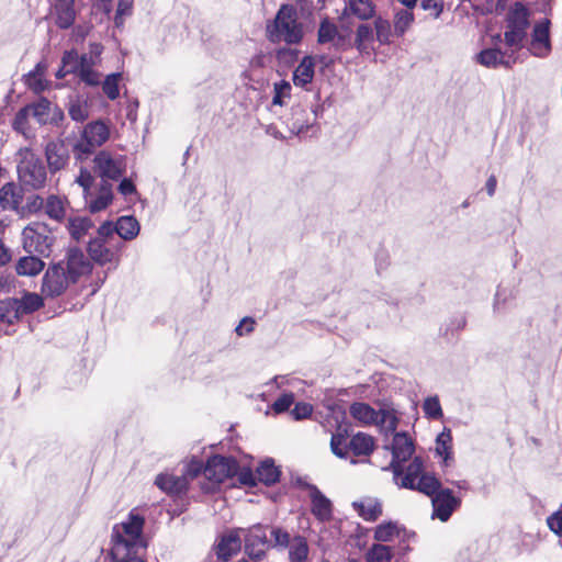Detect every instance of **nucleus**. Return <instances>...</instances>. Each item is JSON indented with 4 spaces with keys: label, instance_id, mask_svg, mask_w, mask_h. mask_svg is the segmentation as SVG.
<instances>
[{
    "label": "nucleus",
    "instance_id": "11",
    "mask_svg": "<svg viewBox=\"0 0 562 562\" xmlns=\"http://www.w3.org/2000/svg\"><path fill=\"white\" fill-rule=\"evenodd\" d=\"M64 263H55L50 266L43 278L42 293L49 297L59 296L74 283L64 270Z\"/></svg>",
    "mask_w": 562,
    "mask_h": 562
},
{
    "label": "nucleus",
    "instance_id": "36",
    "mask_svg": "<svg viewBox=\"0 0 562 562\" xmlns=\"http://www.w3.org/2000/svg\"><path fill=\"white\" fill-rule=\"evenodd\" d=\"M402 527L396 521H383L374 529L373 538L379 542H390L400 537Z\"/></svg>",
    "mask_w": 562,
    "mask_h": 562
},
{
    "label": "nucleus",
    "instance_id": "43",
    "mask_svg": "<svg viewBox=\"0 0 562 562\" xmlns=\"http://www.w3.org/2000/svg\"><path fill=\"white\" fill-rule=\"evenodd\" d=\"M27 108H31V114L38 124L45 125L49 122L52 103L47 99L42 98L37 102L27 105Z\"/></svg>",
    "mask_w": 562,
    "mask_h": 562
},
{
    "label": "nucleus",
    "instance_id": "15",
    "mask_svg": "<svg viewBox=\"0 0 562 562\" xmlns=\"http://www.w3.org/2000/svg\"><path fill=\"white\" fill-rule=\"evenodd\" d=\"M431 496L434 517L441 521H447L460 505V499L454 497L449 488L439 487Z\"/></svg>",
    "mask_w": 562,
    "mask_h": 562
},
{
    "label": "nucleus",
    "instance_id": "14",
    "mask_svg": "<svg viewBox=\"0 0 562 562\" xmlns=\"http://www.w3.org/2000/svg\"><path fill=\"white\" fill-rule=\"evenodd\" d=\"M59 263H64L63 268L74 283L80 277L89 273L92 268L90 260L77 248H70L65 260L59 261Z\"/></svg>",
    "mask_w": 562,
    "mask_h": 562
},
{
    "label": "nucleus",
    "instance_id": "54",
    "mask_svg": "<svg viewBox=\"0 0 562 562\" xmlns=\"http://www.w3.org/2000/svg\"><path fill=\"white\" fill-rule=\"evenodd\" d=\"M30 115H32L31 108H27V105H26V106L20 109L13 120V123H12L13 128L19 133L25 134L26 130H27V123H29Z\"/></svg>",
    "mask_w": 562,
    "mask_h": 562
},
{
    "label": "nucleus",
    "instance_id": "6",
    "mask_svg": "<svg viewBox=\"0 0 562 562\" xmlns=\"http://www.w3.org/2000/svg\"><path fill=\"white\" fill-rule=\"evenodd\" d=\"M144 519L137 515H131L127 521L122 522L121 528L113 535L114 544L112 548L113 558H122L124 552L128 554L139 542Z\"/></svg>",
    "mask_w": 562,
    "mask_h": 562
},
{
    "label": "nucleus",
    "instance_id": "39",
    "mask_svg": "<svg viewBox=\"0 0 562 562\" xmlns=\"http://www.w3.org/2000/svg\"><path fill=\"white\" fill-rule=\"evenodd\" d=\"M374 41V30L370 24L362 23L356 30L355 46L360 52H367Z\"/></svg>",
    "mask_w": 562,
    "mask_h": 562
},
{
    "label": "nucleus",
    "instance_id": "7",
    "mask_svg": "<svg viewBox=\"0 0 562 562\" xmlns=\"http://www.w3.org/2000/svg\"><path fill=\"white\" fill-rule=\"evenodd\" d=\"M110 137V128L103 121L88 123L81 133V139L74 146L77 159L87 158L97 147L102 146Z\"/></svg>",
    "mask_w": 562,
    "mask_h": 562
},
{
    "label": "nucleus",
    "instance_id": "13",
    "mask_svg": "<svg viewBox=\"0 0 562 562\" xmlns=\"http://www.w3.org/2000/svg\"><path fill=\"white\" fill-rule=\"evenodd\" d=\"M245 553L255 561L266 557V548L269 546L267 533L261 525H255L245 530Z\"/></svg>",
    "mask_w": 562,
    "mask_h": 562
},
{
    "label": "nucleus",
    "instance_id": "51",
    "mask_svg": "<svg viewBox=\"0 0 562 562\" xmlns=\"http://www.w3.org/2000/svg\"><path fill=\"white\" fill-rule=\"evenodd\" d=\"M331 452L338 458L346 459L349 456V442L344 434L336 432L330 439Z\"/></svg>",
    "mask_w": 562,
    "mask_h": 562
},
{
    "label": "nucleus",
    "instance_id": "57",
    "mask_svg": "<svg viewBox=\"0 0 562 562\" xmlns=\"http://www.w3.org/2000/svg\"><path fill=\"white\" fill-rule=\"evenodd\" d=\"M75 74L88 86L95 87L101 83V74L93 68L80 70Z\"/></svg>",
    "mask_w": 562,
    "mask_h": 562
},
{
    "label": "nucleus",
    "instance_id": "47",
    "mask_svg": "<svg viewBox=\"0 0 562 562\" xmlns=\"http://www.w3.org/2000/svg\"><path fill=\"white\" fill-rule=\"evenodd\" d=\"M121 80H122V74L114 72V74L108 75L104 78V80L101 81L102 90H103L104 94L110 100H115L119 98V95H120L119 85H120Z\"/></svg>",
    "mask_w": 562,
    "mask_h": 562
},
{
    "label": "nucleus",
    "instance_id": "5",
    "mask_svg": "<svg viewBox=\"0 0 562 562\" xmlns=\"http://www.w3.org/2000/svg\"><path fill=\"white\" fill-rule=\"evenodd\" d=\"M122 247L121 243H113L109 225H101L97 231V236L88 244V254L94 262L101 266L113 263L116 268L120 263L119 252Z\"/></svg>",
    "mask_w": 562,
    "mask_h": 562
},
{
    "label": "nucleus",
    "instance_id": "25",
    "mask_svg": "<svg viewBox=\"0 0 562 562\" xmlns=\"http://www.w3.org/2000/svg\"><path fill=\"white\" fill-rule=\"evenodd\" d=\"M61 63H64V67H69L66 71L72 74L89 68H94L99 65V63L88 54L79 56L75 50L65 52L61 58Z\"/></svg>",
    "mask_w": 562,
    "mask_h": 562
},
{
    "label": "nucleus",
    "instance_id": "10",
    "mask_svg": "<svg viewBox=\"0 0 562 562\" xmlns=\"http://www.w3.org/2000/svg\"><path fill=\"white\" fill-rule=\"evenodd\" d=\"M238 471V463L232 457L214 456L204 467V476L214 483H222L234 476Z\"/></svg>",
    "mask_w": 562,
    "mask_h": 562
},
{
    "label": "nucleus",
    "instance_id": "33",
    "mask_svg": "<svg viewBox=\"0 0 562 562\" xmlns=\"http://www.w3.org/2000/svg\"><path fill=\"white\" fill-rule=\"evenodd\" d=\"M349 450L355 456H370L374 450V440L367 434L358 432L349 440Z\"/></svg>",
    "mask_w": 562,
    "mask_h": 562
},
{
    "label": "nucleus",
    "instance_id": "29",
    "mask_svg": "<svg viewBox=\"0 0 562 562\" xmlns=\"http://www.w3.org/2000/svg\"><path fill=\"white\" fill-rule=\"evenodd\" d=\"M155 484L166 493L179 494L187 488V477L182 475L159 474L155 480Z\"/></svg>",
    "mask_w": 562,
    "mask_h": 562
},
{
    "label": "nucleus",
    "instance_id": "3",
    "mask_svg": "<svg viewBox=\"0 0 562 562\" xmlns=\"http://www.w3.org/2000/svg\"><path fill=\"white\" fill-rule=\"evenodd\" d=\"M15 162L19 180L24 187L33 190L45 187L47 180L46 168L31 148H20L15 154Z\"/></svg>",
    "mask_w": 562,
    "mask_h": 562
},
{
    "label": "nucleus",
    "instance_id": "9",
    "mask_svg": "<svg viewBox=\"0 0 562 562\" xmlns=\"http://www.w3.org/2000/svg\"><path fill=\"white\" fill-rule=\"evenodd\" d=\"M125 168L124 157L113 156L106 150L99 151L93 158V170L104 181L119 180Z\"/></svg>",
    "mask_w": 562,
    "mask_h": 562
},
{
    "label": "nucleus",
    "instance_id": "35",
    "mask_svg": "<svg viewBox=\"0 0 562 562\" xmlns=\"http://www.w3.org/2000/svg\"><path fill=\"white\" fill-rule=\"evenodd\" d=\"M45 263L35 256H25L19 259L15 266L19 276L33 277L44 269Z\"/></svg>",
    "mask_w": 562,
    "mask_h": 562
},
{
    "label": "nucleus",
    "instance_id": "8",
    "mask_svg": "<svg viewBox=\"0 0 562 562\" xmlns=\"http://www.w3.org/2000/svg\"><path fill=\"white\" fill-rule=\"evenodd\" d=\"M22 241L26 252L47 257L52 251L54 237L46 224L34 222L24 227Z\"/></svg>",
    "mask_w": 562,
    "mask_h": 562
},
{
    "label": "nucleus",
    "instance_id": "60",
    "mask_svg": "<svg viewBox=\"0 0 562 562\" xmlns=\"http://www.w3.org/2000/svg\"><path fill=\"white\" fill-rule=\"evenodd\" d=\"M294 402L293 393L282 394L272 405V409L277 413L286 412Z\"/></svg>",
    "mask_w": 562,
    "mask_h": 562
},
{
    "label": "nucleus",
    "instance_id": "16",
    "mask_svg": "<svg viewBox=\"0 0 562 562\" xmlns=\"http://www.w3.org/2000/svg\"><path fill=\"white\" fill-rule=\"evenodd\" d=\"M45 158L52 175L65 169L69 162V150L63 140H50L45 146Z\"/></svg>",
    "mask_w": 562,
    "mask_h": 562
},
{
    "label": "nucleus",
    "instance_id": "32",
    "mask_svg": "<svg viewBox=\"0 0 562 562\" xmlns=\"http://www.w3.org/2000/svg\"><path fill=\"white\" fill-rule=\"evenodd\" d=\"M67 199L56 194H50L45 200V214L57 222L64 220L66 215Z\"/></svg>",
    "mask_w": 562,
    "mask_h": 562
},
{
    "label": "nucleus",
    "instance_id": "59",
    "mask_svg": "<svg viewBox=\"0 0 562 562\" xmlns=\"http://www.w3.org/2000/svg\"><path fill=\"white\" fill-rule=\"evenodd\" d=\"M420 7L423 10L428 11L429 15L434 19L439 18L443 10V3L441 0H422Z\"/></svg>",
    "mask_w": 562,
    "mask_h": 562
},
{
    "label": "nucleus",
    "instance_id": "4",
    "mask_svg": "<svg viewBox=\"0 0 562 562\" xmlns=\"http://www.w3.org/2000/svg\"><path fill=\"white\" fill-rule=\"evenodd\" d=\"M395 483L402 488L416 490L426 495H432L441 486L439 480L430 474L424 473V465L420 458L416 457L403 471Z\"/></svg>",
    "mask_w": 562,
    "mask_h": 562
},
{
    "label": "nucleus",
    "instance_id": "64",
    "mask_svg": "<svg viewBox=\"0 0 562 562\" xmlns=\"http://www.w3.org/2000/svg\"><path fill=\"white\" fill-rule=\"evenodd\" d=\"M117 190L119 192L124 195V196H128L131 194H134L136 193V187L134 186V183L132 182L131 179L128 178H124L119 187H117Z\"/></svg>",
    "mask_w": 562,
    "mask_h": 562
},
{
    "label": "nucleus",
    "instance_id": "61",
    "mask_svg": "<svg viewBox=\"0 0 562 562\" xmlns=\"http://www.w3.org/2000/svg\"><path fill=\"white\" fill-rule=\"evenodd\" d=\"M313 412V406L308 403H296L294 408L291 411V415L294 419L300 420L307 418Z\"/></svg>",
    "mask_w": 562,
    "mask_h": 562
},
{
    "label": "nucleus",
    "instance_id": "2",
    "mask_svg": "<svg viewBox=\"0 0 562 562\" xmlns=\"http://www.w3.org/2000/svg\"><path fill=\"white\" fill-rule=\"evenodd\" d=\"M83 192V199L87 209L91 213H98L105 210L113 201V186L109 181L100 180L94 186V177L85 168H80L79 175L75 179Z\"/></svg>",
    "mask_w": 562,
    "mask_h": 562
},
{
    "label": "nucleus",
    "instance_id": "21",
    "mask_svg": "<svg viewBox=\"0 0 562 562\" xmlns=\"http://www.w3.org/2000/svg\"><path fill=\"white\" fill-rule=\"evenodd\" d=\"M102 225H109L111 238L113 240L115 234H117L123 240H133L137 237L140 229L139 223L134 216H121L115 223L106 221Z\"/></svg>",
    "mask_w": 562,
    "mask_h": 562
},
{
    "label": "nucleus",
    "instance_id": "27",
    "mask_svg": "<svg viewBox=\"0 0 562 562\" xmlns=\"http://www.w3.org/2000/svg\"><path fill=\"white\" fill-rule=\"evenodd\" d=\"M45 71L46 66L38 63L33 70L25 75L24 82L33 92L41 93L49 88L50 82L45 79Z\"/></svg>",
    "mask_w": 562,
    "mask_h": 562
},
{
    "label": "nucleus",
    "instance_id": "30",
    "mask_svg": "<svg viewBox=\"0 0 562 562\" xmlns=\"http://www.w3.org/2000/svg\"><path fill=\"white\" fill-rule=\"evenodd\" d=\"M476 61L484 67L496 68L497 66H510V61L506 59V54L497 48H486L476 55Z\"/></svg>",
    "mask_w": 562,
    "mask_h": 562
},
{
    "label": "nucleus",
    "instance_id": "20",
    "mask_svg": "<svg viewBox=\"0 0 562 562\" xmlns=\"http://www.w3.org/2000/svg\"><path fill=\"white\" fill-rule=\"evenodd\" d=\"M376 5L372 0H346L340 20L348 16H355L361 21H368L375 18Z\"/></svg>",
    "mask_w": 562,
    "mask_h": 562
},
{
    "label": "nucleus",
    "instance_id": "50",
    "mask_svg": "<svg viewBox=\"0 0 562 562\" xmlns=\"http://www.w3.org/2000/svg\"><path fill=\"white\" fill-rule=\"evenodd\" d=\"M19 302L20 314H29L37 311L43 305L42 297L36 293H27Z\"/></svg>",
    "mask_w": 562,
    "mask_h": 562
},
{
    "label": "nucleus",
    "instance_id": "44",
    "mask_svg": "<svg viewBox=\"0 0 562 562\" xmlns=\"http://www.w3.org/2000/svg\"><path fill=\"white\" fill-rule=\"evenodd\" d=\"M20 196L13 183H5L0 189V204L3 209L14 210L19 206Z\"/></svg>",
    "mask_w": 562,
    "mask_h": 562
},
{
    "label": "nucleus",
    "instance_id": "24",
    "mask_svg": "<svg viewBox=\"0 0 562 562\" xmlns=\"http://www.w3.org/2000/svg\"><path fill=\"white\" fill-rule=\"evenodd\" d=\"M312 513L322 521L329 520L333 514L331 502L315 486L311 488Z\"/></svg>",
    "mask_w": 562,
    "mask_h": 562
},
{
    "label": "nucleus",
    "instance_id": "40",
    "mask_svg": "<svg viewBox=\"0 0 562 562\" xmlns=\"http://www.w3.org/2000/svg\"><path fill=\"white\" fill-rule=\"evenodd\" d=\"M258 480L266 485L274 484L280 476L279 469L274 465V462L270 459L265 460L257 468Z\"/></svg>",
    "mask_w": 562,
    "mask_h": 562
},
{
    "label": "nucleus",
    "instance_id": "48",
    "mask_svg": "<svg viewBox=\"0 0 562 562\" xmlns=\"http://www.w3.org/2000/svg\"><path fill=\"white\" fill-rule=\"evenodd\" d=\"M392 557L391 548L381 543L372 544L366 554L368 562H390Z\"/></svg>",
    "mask_w": 562,
    "mask_h": 562
},
{
    "label": "nucleus",
    "instance_id": "19",
    "mask_svg": "<svg viewBox=\"0 0 562 562\" xmlns=\"http://www.w3.org/2000/svg\"><path fill=\"white\" fill-rule=\"evenodd\" d=\"M244 531L241 528L232 529L226 535L222 536L217 544L215 546V553L218 560L228 561L235 555L241 548L240 532Z\"/></svg>",
    "mask_w": 562,
    "mask_h": 562
},
{
    "label": "nucleus",
    "instance_id": "37",
    "mask_svg": "<svg viewBox=\"0 0 562 562\" xmlns=\"http://www.w3.org/2000/svg\"><path fill=\"white\" fill-rule=\"evenodd\" d=\"M93 227V222L87 216H75L68 221V232L70 236L79 241Z\"/></svg>",
    "mask_w": 562,
    "mask_h": 562
},
{
    "label": "nucleus",
    "instance_id": "63",
    "mask_svg": "<svg viewBox=\"0 0 562 562\" xmlns=\"http://www.w3.org/2000/svg\"><path fill=\"white\" fill-rule=\"evenodd\" d=\"M547 524L551 531L562 537V512H557L549 516Z\"/></svg>",
    "mask_w": 562,
    "mask_h": 562
},
{
    "label": "nucleus",
    "instance_id": "52",
    "mask_svg": "<svg viewBox=\"0 0 562 562\" xmlns=\"http://www.w3.org/2000/svg\"><path fill=\"white\" fill-rule=\"evenodd\" d=\"M291 85L285 80H281L273 85L272 104L284 105L286 100L291 98Z\"/></svg>",
    "mask_w": 562,
    "mask_h": 562
},
{
    "label": "nucleus",
    "instance_id": "34",
    "mask_svg": "<svg viewBox=\"0 0 562 562\" xmlns=\"http://www.w3.org/2000/svg\"><path fill=\"white\" fill-rule=\"evenodd\" d=\"M91 102L87 98L77 97L69 101L68 114L72 121L85 122L90 116Z\"/></svg>",
    "mask_w": 562,
    "mask_h": 562
},
{
    "label": "nucleus",
    "instance_id": "17",
    "mask_svg": "<svg viewBox=\"0 0 562 562\" xmlns=\"http://www.w3.org/2000/svg\"><path fill=\"white\" fill-rule=\"evenodd\" d=\"M530 52L537 57H547L551 52L550 21L543 19L536 23L531 35Z\"/></svg>",
    "mask_w": 562,
    "mask_h": 562
},
{
    "label": "nucleus",
    "instance_id": "62",
    "mask_svg": "<svg viewBox=\"0 0 562 562\" xmlns=\"http://www.w3.org/2000/svg\"><path fill=\"white\" fill-rule=\"evenodd\" d=\"M255 319L251 317H244L237 327L235 328V333L237 336L241 337L244 335H248L254 331L255 329Z\"/></svg>",
    "mask_w": 562,
    "mask_h": 562
},
{
    "label": "nucleus",
    "instance_id": "45",
    "mask_svg": "<svg viewBox=\"0 0 562 562\" xmlns=\"http://www.w3.org/2000/svg\"><path fill=\"white\" fill-rule=\"evenodd\" d=\"M20 316L18 300H4L0 302V321L13 324Z\"/></svg>",
    "mask_w": 562,
    "mask_h": 562
},
{
    "label": "nucleus",
    "instance_id": "26",
    "mask_svg": "<svg viewBox=\"0 0 562 562\" xmlns=\"http://www.w3.org/2000/svg\"><path fill=\"white\" fill-rule=\"evenodd\" d=\"M349 413L359 425L370 426L376 424L379 411H375L367 403L356 402L350 405Z\"/></svg>",
    "mask_w": 562,
    "mask_h": 562
},
{
    "label": "nucleus",
    "instance_id": "46",
    "mask_svg": "<svg viewBox=\"0 0 562 562\" xmlns=\"http://www.w3.org/2000/svg\"><path fill=\"white\" fill-rule=\"evenodd\" d=\"M374 19V34L376 41L380 44H390L392 37V26L391 23L383 19L382 16H375Z\"/></svg>",
    "mask_w": 562,
    "mask_h": 562
},
{
    "label": "nucleus",
    "instance_id": "55",
    "mask_svg": "<svg viewBox=\"0 0 562 562\" xmlns=\"http://www.w3.org/2000/svg\"><path fill=\"white\" fill-rule=\"evenodd\" d=\"M505 42L508 46H519L526 36V30L521 27L507 26Z\"/></svg>",
    "mask_w": 562,
    "mask_h": 562
},
{
    "label": "nucleus",
    "instance_id": "23",
    "mask_svg": "<svg viewBox=\"0 0 562 562\" xmlns=\"http://www.w3.org/2000/svg\"><path fill=\"white\" fill-rule=\"evenodd\" d=\"M353 509L366 521H375L383 514V507L380 499L371 496L362 497L352 503Z\"/></svg>",
    "mask_w": 562,
    "mask_h": 562
},
{
    "label": "nucleus",
    "instance_id": "53",
    "mask_svg": "<svg viewBox=\"0 0 562 562\" xmlns=\"http://www.w3.org/2000/svg\"><path fill=\"white\" fill-rule=\"evenodd\" d=\"M423 409L425 415L429 418L439 419L442 417V408L438 396L427 397L424 401Z\"/></svg>",
    "mask_w": 562,
    "mask_h": 562
},
{
    "label": "nucleus",
    "instance_id": "56",
    "mask_svg": "<svg viewBox=\"0 0 562 562\" xmlns=\"http://www.w3.org/2000/svg\"><path fill=\"white\" fill-rule=\"evenodd\" d=\"M204 467L202 461L193 458L184 465L182 476L187 477L188 483L189 480L196 477L202 471L204 472Z\"/></svg>",
    "mask_w": 562,
    "mask_h": 562
},
{
    "label": "nucleus",
    "instance_id": "41",
    "mask_svg": "<svg viewBox=\"0 0 562 562\" xmlns=\"http://www.w3.org/2000/svg\"><path fill=\"white\" fill-rule=\"evenodd\" d=\"M507 26L527 29L528 26V10L519 2H516L507 16Z\"/></svg>",
    "mask_w": 562,
    "mask_h": 562
},
{
    "label": "nucleus",
    "instance_id": "18",
    "mask_svg": "<svg viewBox=\"0 0 562 562\" xmlns=\"http://www.w3.org/2000/svg\"><path fill=\"white\" fill-rule=\"evenodd\" d=\"M317 42L335 49H345L347 45L346 36L339 32L337 25L328 18L323 19L319 23Z\"/></svg>",
    "mask_w": 562,
    "mask_h": 562
},
{
    "label": "nucleus",
    "instance_id": "22",
    "mask_svg": "<svg viewBox=\"0 0 562 562\" xmlns=\"http://www.w3.org/2000/svg\"><path fill=\"white\" fill-rule=\"evenodd\" d=\"M55 23L59 29L70 27L76 19L75 0H54L52 3Z\"/></svg>",
    "mask_w": 562,
    "mask_h": 562
},
{
    "label": "nucleus",
    "instance_id": "31",
    "mask_svg": "<svg viewBox=\"0 0 562 562\" xmlns=\"http://www.w3.org/2000/svg\"><path fill=\"white\" fill-rule=\"evenodd\" d=\"M436 453L442 458L443 465L449 467L453 461L451 430L445 428L436 439Z\"/></svg>",
    "mask_w": 562,
    "mask_h": 562
},
{
    "label": "nucleus",
    "instance_id": "49",
    "mask_svg": "<svg viewBox=\"0 0 562 562\" xmlns=\"http://www.w3.org/2000/svg\"><path fill=\"white\" fill-rule=\"evenodd\" d=\"M397 417L390 411L379 409L376 426L385 434L394 432L397 427Z\"/></svg>",
    "mask_w": 562,
    "mask_h": 562
},
{
    "label": "nucleus",
    "instance_id": "28",
    "mask_svg": "<svg viewBox=\"0 0 562 562\" xmlns=\"http://www.w3.org/2000/svg\"><path fill=\"white\" fill-rule=\"evenodd\" d=\"M315 63L313 57L305 56L293 71V82L297 87H306L314 78Z\"/></svg>",
    "mask_w": 562,
    "mask_h": 562
},
{
    "label": "nucleus",
    "instance_id": "38",
    "mask_svg": "<svg viewBox=\"0 0 562 562\" xmlns=\"http://www.w3.org/2000/svg\"><path fill=\"white\" fill-rule=\"evenodd\" d=\"M288 548L290 562H306L310 549L304 537H294Z\"/></svg>",
    "mask_w": 562,
    "mask_h": 562
},
{
    "label": "nucleus",
    "instance_id": "12",
    "mask_svg": "<svg viewBox=\"0 0 562 562\" xmlns=\"http://www.w3.org/2000/svg\"><path fill=\"white\" fill-rule=\"evenodd\" d=\"M413 452V440L405 432H396L392 441V461L389 467L395 477L402 474V463L407 461Z\"/></svg>",
    "mask_w": 562,
    "mask_h": 562
},
{
    "label": "nucleus",
    "instance_id": "58",
    "mask_svg": "<svg viewBox=\"0 0 562 562\" xmlns=\"http://www.w3.org/2000/svg\"><path fill=\"white\" fill-rule=\"evenodd\" d=\"M271 536L273 537V547L278 548H288L291 543V537L290 533L279 527L272 528Z\"/></svg>",
    "mask_w": 562,
    "mask_h": 562
},
{
    "label": "nucleus",
    "instance_id": "42",
    "mask_svg": "<svg viewBox=\"0 0 562 562\" xmlns=\"http://www.w3.org/2000/svg\"><path fill=\"white\" fill-rule=\"evenodd\" d=\"M413 22L414 13L412 12V9H401L396 11L393 20L395 35L403 36L412 26Z\"/></svg>",
    "mask_w": 562,
    "mask_h": 562
},
{
    "label": "nucleus",
    "instance_id": "1",
    "mask_svg": "<svg viewBox=\"0 0 562 562\" xmlns=\"http://www.w3.org/2000/svg\"><path fill=\"white\" fill-rule=\"evenodd\" d=\"M266 35L271 43L299 44L303 36V25L297 20L296 10L289 4L279 9L276 18L266 25Z\"/></svg>",
    "mask_w": 562,
    "mask_h": 562
}]
</instances>
